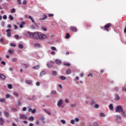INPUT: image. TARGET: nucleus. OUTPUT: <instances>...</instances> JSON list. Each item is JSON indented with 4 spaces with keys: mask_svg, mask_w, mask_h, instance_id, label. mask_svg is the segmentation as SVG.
<instances>
[{
    "mask_svg": "<svg viewBox=\"0 0 126 126\" xmlns=\"http://www.w3.org/2000/svg\"><path fill=\"white\" fill-rule=\"evenodd\" d=\"M28 34L29 35L30 37L32 38L36 39L37 40H43V39H46L47 35L39 32H27Z\"/></svg>",
    "mask_w": 126,
    "mask_h": 126,
    "instance_id": "1",
    "label": "nucleus"
},
{
    "mask_svg": "<svg viewBox=\"0 0 126 126\" xmlns=\"http://www.w3.org/2000/svg\"><path fill=\"white\" fill-rule=\"evenodd\" d=\"M63 99H60L57 102V106L59 108H64V106L63 105Z\"/></svg>",
    "mask_w": 126,
    "mask_h": 126,
    "instance_id": "2",
    "label": "nucleus"
},
{
    "mask_svg": "<svg viewBox=\"0 0 126 126\" xmlns=\"http://www.w3.org/2000/svg\"><path fill=\"white\" fill-rule=\"evenodd\" d=\"M123 111V107H122L121 105L118 106L116 108V113H122Z\"/></svg>",
    "mask_w": 126,
    "mask_h": 126,
    "instance_id": "3",
    "label": "nucleus"
},
{
    "mask_svg": "<svg viewBox=\"0 0 126 126\" xmlns=\"http://www.w3.org/2000/svg\"><path fill=\"white\" fill-rule=\"evenodd\" d=\"M112 26V24H111V23H108L105 26H104V29L105 30V31H108L109 32V28H110V27Z\"/></svg>",
    "mask_w": 126,
    "mask_h": 126,
    "instance_id": "4",
    "label": "nucleus"
},
{
    "mask_svg": "<svg viewBox=\"0 0 126 126\" xmlns=\"http://www.w3.org/2000/svg\"><path fill=\"white\" fill-rule=\"evenodd\" d=\"M121 120H122V117L120 115H117L116 116V121L118 124H120L121 123Z\"/></svg>",
    "mask_w": 126,
    "mask_h": 126,
    "instance_id": "5",
    "label": "nucleus"
},
{
    "mask_svg": "<svg viewBox=\"0 0 126 126\" xmlns=\"http://www.w3.org/2000/svg\"><path fill=\"white\" fill-rule=\"evenodd\" d=\"M11 30L10 29H7L6 30V32H7V36L8 37H11Z\"/></svg>",
    "mask_w": 126,
    "mask_h": 126,
    "instance_id": "6",
    "label": "nucleus"
},
{
    "mask_svg": "<svg viewBox=\"0 0 126 126\" xmlns=\"http://www.w3.org/2000/svg\"><path fill=\"white\" fill-rule=\"evenodd\" d=\"M20 119L21 120H27V116L23 114L20 115Z\"/></svg>",
    "mask_w": 126,
    "mask_h": 126,
    "instance_id": "7",
    "label": "nucleus"
},
{
    "mask_svg": "<svg viewBox=\"0 0 126 126\" xmlns=\"http://www.w3.org/2000/svg\"><path fill=\"white\" fill-rule=\"evenodd\" d=\"M0 78H1L2 80H5L6 77L2 74H0Z\"/></svg>",
    "mask_w": 126,
    "mask_h": 126,
    "instance_id": "8",
    "label": "nucleus"
},
{
    "mask_svg": "<svg viewBox=\"0 0 126 126\" xmlns=\"http://www.w3.org/2000/svg\"><path fill=\"white\" fill-rule=\"evenodd\" d=\"M115 101H119L120 100V99H121V98L120 97V96H119V94H116L115 95Z\"/></svg>",
    "mask_w": 126,
    "mask_h": 126,
    "instance_id": "9",
    "label": "nucleus"
},
{
    "mask_svg": "<svg viewBox=\"0 0 126 126\" xmlns=\"http://www.w3.org/2000/svg\"><path fill=\"white\" fill-rule=\"evenodd\" d=\"M46 19H48V16L44 14L42 16V18L40 19V20H46Z\"/></svg>",
    "mask_w": 126,
    "mask_h": 126,
    "instance_id": "10",
    "label": "nucleus"
},
{
    "mask_svg": "<svg viewBox=\"0 0 126 126\" xmlns=\"http://www.w3.org/2000/svg\"><path fill=\"white\" fill-rule=\"evenodd\" d=\"M70 29L73 32H76L77 31L76 28H74V27H70Z\"/></svg>",
    "mask_w": 126,
    "mask_h": 126,
    "instance_id": "11",
    "label": "nucleus"
},
{
    "mask_svg": "<svg viewBox=\"0 0 126 126\" xmlns=\"http://www.w3.org/2000/svg\"><path fill=\"white\" fill-rule=\"evenodd\" d=\"M4 124V120L2 118H0V125L1 126H3Z\"/></svg>",
    "mask_w": 126,
    "mask_h": 126,
    "instance_id": "12",
    "label": "nucleus"
},
{
    "mask_svg": "<svg viewBox=\"0 0 126 126\" xmlns=\"http://www.w3.org/2000/svg\"><path fill=\"white\" fill-rule=\"evenodd\" d=\"M32 80H27L25 81V83H27V84H32Z\"/></svg>",
    "mask_w": 126,
    "mask_h": 126,
    "instance_id": "13",
    "label": "nucleus"
},
{
    "mask_svg": "<svg viewBox=\"0 0 126 126\" xmlns=\"http://www.w3.org/2000/svg\"><path fill=\"white\" fill-rule=\"evenodd\" d=\"M45 74H47V73L45 71H42L40 73V76L42 77L45 75Z\"/></svg>",
    "mask_w": 126,
    "mask_h": 126,
    "instance_id": "14",
    "label": "nucleus"
},
{
    "mask_svg": "<svg viewBox=\"0 0 126 126\" xmlns=\"http://www.w3.org/2000/svg\"><path fill=\"white\" fill-rule=\"evenodd\" d=\"M55 63H57V64H62V61L57 59L56 61H55Z\"/></svg>",
    "mask_w": 126,
    "mask_h": 126,
    "instance_id": "15",
    "label": "nucleus"
},
{
    "mask_svg": "<svg viewBox=\"0 0 126 126\" xmlns=\"http://www.w3.org/2000/svg\"><path fill=\"white\" fill-rule=\"evenodd\" d=\"M44 111L45 113L48 114V115H49V116H51V112H50V111H47L46 109H44Z\"/></svg>",
    "mask_w": 126,
    "mask_h": 126,
    "instance_id": "16",
    "label": "nucleus"
},
{
    "mask_svg": "<svg viewBox=\"0 0 126 126\" xmlns=\"http://www.w3.org/2000/svg\"><path fill=\"white\" fill-rule=\"evenodd\" d=\"M109 108L110 110H111V111H113V110H114V107L113 106V104H110L109 106Z\"/></svg>",
    "mask_w": 126,
    "mask_h": 126,
    "instance_id": "17",
    "label": "nucleus"
},
{
    "mask_svg": "<svg viewBox=\"0 0 126 126\" xmlns=\"http://www.w3.org/2000/svg\"><path fill=\"white\" fill-rule=\"evenodd\" d=\"M32 68L33 69H39L40 68V66H39L38 65H36V66H34L32 67Z\"/></svg>",
    "mask_w": 126,
    "mask_h": 126,
    "instance_id": "18",
    "label": "nucleus"
},
{
    "mask_svg": "<svg viewBox=\"0 0 126 126\" xmlns=\"http://www.w3.org/2000/svg\"><path fill=\"white\" fill-rule=\"evenodd\" d=\"M34 47L35 48H41V45L39 43H36L34 44Z\"/></svg>",
    "mask_w": 126,
    "mask_h": 126,
    "instance_id": "19",
    "label": "nucleus"
},
{
    "mask_svg": "<svg viewBox=\"0 0 126 126\" xmlns=\"http://www.w3.org/2000/svg\"><path fill=\"white\" fill-rule=\"evenodd\" d=\"M13 95H14V96H15L16 97H19V95L18 94V93H17L16 92H14L13 93Z\"/></svg>",
    "mask_w": 126,
    "mask_h": 126,
    "instance_id": "20",
    "label": "nucleus"
},
{
    "mask_svg": "<svg viewBox=\"0 0 126 126\" xmlns=\"http://www.w3.org/2000/svg\"><path fill=\"white\" fill-rule=\"evenodd\" d=\"M18 48L19 49H23V48H24V46H23V45L22 44H19L18 45Z\"/></svg>",
    "mask_w": 126,
    "mask_h": 126,
    "instance_id": "21",
    "label": "nucleus"
},
{
    "mask_svg": "<svg viewBox=\"0 0 126 126\" xmlns=\"http://www.w3.org/2000/svg\"><path fill=\"white\" fill-rule=\"evenodd\" d=\"M4 115L5 117H6V118H8V117H9V113L7 112H5Z\"/></svg>",
    "mask_w": 126,
    "mask_h": 126,
    "instance_id": "22",
    "label": "nucleus"
},
{
    "mask_svg": "<svg viewBox=\"0 0 126 126\" xmlns=\"http://www.w3.org/2000/svg\"><path fill=\"white\" fill-rule=\"evenodd\" d=\"M66 73V74H70V73H71V70L70 69H68L67 70Z\"/></svg>",
    "mask_w": 126,
    "mask_h": 126,
    "instance_id": "23",
    "label": "nucleus"
},
{
    "mask_svg": "<svg viewBox=\"0 0 126 126\" xmlns=\"http://www.w3.org/2000/svg\"><path fill=\"white\" fill-rule=\"evenodd\" d=\"M9 18L11 21H13V20H14V18L13 16H12L11 15H10L9 16Z\"/></svg>",
    "mask_w": 126,
    "mask_h": 126,
    "instance_id": "24",
    "label": "nucleus"
},
{
    "mask_svg": "<svg viewBox=\"0 0 126 126\" xmlns=\"http://www.w3.org/2000/svg\"><path fill=\"white\" fill-rule=\"evenodd\" d=\"M121 115L124 117H126V112L124 111L123 110L121 112Z\"/></svg>",
    "mask_w": 126,
    "mask_h": 126,
    "instance_id": "25",
    "label": "nucleus"
},
{
    "mask_svg": "<svg viewBox=\"0 0 126 126\" xmlns=\"http://www.w3.org/2000/svg\"><path fill=\"white\" fill-rule=\"evenodd\" d=\"M23 65H24L25 68H28V67H29V64L24 63Z\"/></svg>",
    "mask_w": 126,
    "mask_h": 126,
    "instance_id": "26",
    "label": "nucleus"
},
{
    "mask_svg": "<svg viewBox=\"0 0 126 126\" xmlns=\"http://www.w3.org/2000/svg\"><path fill=\"white\" fill-rule=\"evenodd\" d=\"M29 18L31 19V20L33 22V23H35V21L33 20V18L31 16H29Z\"/></svg>",
    "mask_w": 126,
    "mask_h": 126,
    "instance_id": "27",
    "label": "nucleus"
},
{
    "mask_svg": "<svg viewBox=\"0 0 126 126\" xmlns=\"http://www.w3.org/2000/svg\"><path fill=\"white\" fill-rule=\"evenodd\" d=\"M90 105H95V101L93 99H92L91 101Z\"/></svg>",
    "mask_w": 126,
    "mask_h": 126,
    "instance_id": "28",
    "label": "nucleus"
},
{
    "mask_svg": "<svg viewBox=\"0 0 126 126\" xmlns=\"http://www.w3.org/2000/svg\"><path fill=\"white\" fill-rule=\"evenodd\" d=\"M61 79H62V80H65V79H66V77L63 76H61L60 77Z\"/></svg>",
    "mask_w": 126,
    "mask_h": 126,
    "instance_id": "29",
    "label": "nucleus"
},
{
    "mask_svg": "<svg viewBox=\"0 0 126 126\" xmlns=\"http://www.w3.org/2000/svg\"><path fill=\"white\" fill-rule=\"evenodd\" d=\"M0 102H1V103H4L5 102V99L0 98Z\"/></svg>",
    "mask_w": 126,
    "mask_h": 126,
    "instance_id": "30",
    "label": "nucleus"
},
{
    "mask_svg": "<svg viewBox=\"0 0 126 126\" xmlns=\"http://www.w3.org/2000/svg\"><path fill=\"white\" fill-rule=\"evenodd\" d=\"M70 37V35H69V33H67L65 36V38L69 39Z\"/></svg>",
    "mask_w": 126,
    "mask_h": 126,
    "instance_id": "31",
    "label": "nucleus"
},
{
    "mask_svg": "<svg viewBox=\"0 0 126 126\" xmlns=\"http://www.w3.org/2000/svg\"><path fill=\"white\" fill-rule=\"evenodd\" d=\"M61 122L63 124V125H65V124H66V122H65V120H61Z\"/></svg>",
    "mask_w": 126,
    "mask_h": 126,
    "instance_id": "32",
    "label": "nucleus"
},
{
    "mask_svg": "<svg viewBox=\"0 0 126 126\" xmlns=\"http://www.w3.org/2000/svg\"><path fill=\"white\" fill-rule=\"evenodd\" d=\"M41 121L42 122V123H45V118L44 117H42L40 118Z\"/></svg>",
    "mask_w": 126,
    "mask_h": 126,
    "instance_id": "33",
    "label": "nucleus"
},
{
    "mask_svg": "<svg viewBox=\"0 0 126 126\" xmlns=\"http://www.w3.org/2000/svg\"><path fill=\"white\" fill-rule=\"evenodd\" d=\"M10 45L11 46V47H16V44L13 43H10Z\"/></svg>",
    "mask_w": 126,
    "mask_h": 126,
    "instance_id": "34",
    "label": "nucleus"
},
{
    "mask_svg": "<svg viewBox=\"0 0 126 126\" xmlns=\"http://www.w3.org/2000/svg\"><path fill=\"white\" fill-rule=\"evenodd\" d=\"M29 121H34V117L32 116L29 118Z\"/></svg>",
    "mask_w": 126,
    "mask_h": 126,
    "instance_id": "35",
    "label": "nucleus"
},
{
    "mask_svg": "<svg viewBox=\"0 0 126 126\" xmlns=\"http://www.w3.org/2000/svg\"><path fill=\"white\" fill-rule=\"evenodd\" d=\"M23 4L24 5H26V4H27V0H24L23 2Z\"/></svg>",
    "mask_w": 126,
    "mask_h": 126,
    "instance_id": "36",
    "label": "nucleus"
},
{
    "mask_svg": "<svg viewBox=\"0 0 126 126\" xmlns=\"http://www.w3.org/2000/svg\"><path fill=\"white\" fill-rule=\"evenodd\" d=\"M3 19H4V20H6V19H7V16H6V15H4L3 16Z\"/></svg>",
    "mask_w": 126,
    "mask_h": 126,
    "instance_id": "37",
    "label": "nucleus"
},
{
    "mask_svg": "<svg viewBox=\"0 0 126 126\" xmlns=\"http://www.w3.org/2000/svg\"><path fill=\"white\" fill-rule=\"evenodd\" d=\"M47 67L49 68L52 67V64H51L50 63H47Z\"/></svg>",
    "mask_w": 126,
    "mask_h": 126,
    "instance_id": "38",
    "label": "nucleus"
},
{
    "mask_svg": "<svg viewBox=\"0 0 126 126\" xmlns=\"http://www.w3.org/2000/svg\"><path fill=\"white\" fill-rule=\"evenodd\" d=\"M64 65H66V66H70V63H64Z\"/></svg>",
    "mask_w": 126,
    "mask_h": 126,
    "instance_id": "39",
    "label": "nucleus"
},
{
    "mask_svg": "<svg viewBox=\"0 0 126 126\" xmlns=\"http://www.w3.org/2000/svg\"><path fill=\"white\" fill-rule=\"evenodd\" d=\"M8 88H9V89H12V85L9 84L8 85Z\"/></svg>",
    "mask_w": 126,
    "mask_h": 126,
    "instance_id": "40",
    "label": "nucleus"
},
{
    "mask_svg": "<svg viewBox=\"0 0 126 126\" xmlns=\"http://www.w3.org/2000/svg\"><path fill=\"white\" fill-rule=\"evenodd\" d=\"M12 112H16V111H17V109H16L15 108H12Z\"/></svg>",
    "mask_w": 126,
    "mask_h": 126,
    "instance_id": "41",
    "label": "nucleus"
},
{
    "mask_svg": "<svg viewBox=\"0 0 126 126\" xmlns=\"http://www.w3.org/2000/svg\"><path fill=\"white\" fill-rule=\"evenodd\" d=\"M15 39H17V40H18V39H19V35L18 34L15 35Z\"/></svg>",
    "mask_w": 126,
    "mask_h": 126,
    "instance_id": "42",
    "label": "nucleus"
},
{
    "mask_svg": "<svg viewBox=\"0 0 126 126\" xmlns=\"http://www.w3.org/2000/svg\"><path fill=\"white\" fill-rule=\"evenodd\" d=\"M52 74H53V75H57V71H52Z\"/></svg>",
    "mask_w": 126,
    "mask_h": 126,
    "instance_id": "43",
    "label": "nucleus"
},
{
    "mask_svg": "<svg viewBox=\"0 0 126 126\" xmlns=\"http://www.w3.org/2000/svg\"><path fill=\"white\" fill-rule=\"evenodd\" d=\"M32 101L36 100V96L35 95L32 96Z\"/></svg>",
    "mask_w": 126,
    "mask_h": 126,
    "instance_id": "44",
    "label": "nucleus"
},
{
    "mask_svg": "<svg viewBox=\"0 0 126 126\" xmlns=\"http://www.w3.org/2000/svg\"><path fill=\"white\" fill-rule=\"evenodd\" d=\"M51 50H52L53 51H56V47H54V46L51 47Z\"/></svg>",
    "mask_w": 126,
    "mask_h": 126,
    "instance_id": "45",
    "label": "nucleus"
},
{
    "mask_svg": "<svg viewBox=\"0 0 126 126\" xmlns=\"http://www.w3.org/2000/svg\"><path fill=\"white\" fill-rule=\"evenodd\" d=\"M11 12V13H15V9L14 8L12 9Z\"/></svg>",
    "mask_w": 126,
    "mask_h": 126,
    "instance_id": "46",
    "label": "nucleus"
},
{
    "mask_svg": "<svg viewBox=\"0 0 126 126\" xmlns=\"http://www.w3.org/2000/svg\"><path fill=\"white\" fill-rule=\"evenodd\" d=\"M31 28L32 29H35V25H32L31 26Z\"/></svg>",
    "mask_w": 126,
    "mask_h": 126,
    "instance_id": "47",
    "label": "nucleus"
},
{
    "mask_svg": "<svg viewBox=\"0 0 126 126\" xmlns=\"http://www.w3.org/2000/svg\"><path fill=\"white\" fill-rule=\"evenodd\" d=\"M75 123V121H74V120H72L71 121V124L72 125H74Z\"/></svg>",
    "mask_w": 126,
    "mask_h": 126,
    "instance_id": "48",
    "label": "nucleus"
},
{
    "mask_svg": "<svg viewBox=\"0 0 126 126\" xmlns=\"http://www.w3.org/2000/svg\"><path fill=\"white\" fill-rule=\"evenodd\" d=\"M32 114H35L36 113V109H34L33 110H32Z\"/></svg>",
    "mask_w": 126,
    "mask_h": 126,
    "instance_id": "49",
    "label": "nucleus"
},
{
    "mask_svg": "<svg viewBox=\"0 0 126 126\" xmlns=\"http://www.w3.org/2000/svg\"><path fill=\"white\" fill-rule=\"evenodd\" d=\"M100 117H105V114H104L103 113H101L100 114Z\"/></svg>",
    "mask_w": 126,
    "mask_h": 126,
    "instance_id": "50",
    "label": "nucleus"
},
{
    "mask_svg": "<svg viewBox=\"0 0 126 126\" xmlns=\"http://www.w3.org/2000/svg\"><path fill=\"white\" fill-rule=\"evenodd\" d=\"M75 122H76L77 123H78V122H79V118H76L75 119Z\"/></svg>",
    "mask_w": 126,
    "mask_h": 126,
    "instance_id": "51",
    "label": "nucleus"
},
{
    "mask_svg": "<svg viewBox=\"0 0 126 126\" xmlns=\"http://www.w3.org/2000/svg\"><path fill=\"white\" fill-rule=\"evenodd\" d=\"M49 17H53L54 16V14H48Z\"/></svg>",
    "mask_w": 126,
    "mask_h": 126,
    "instance_id": "52",
    "label": "nucleus"
},
{
    "mask_svg": "<svg viewBox=\"0 0 126 126\" xmlns=\"http://www.w3.org/2000/svg\"><path fill=\"white\" fill-rule=\"evenodd\" d=\"M3 41H4V39H3V38H1L0 39V42L1 43H3Z\"/></svg>",
    "mask_w": 126,
    "mask_h": 126,
    "instance_id": "53",
    "label": "nucleus"
},
{
    "mask_svg": "<svg viewBox=\"0 0 126 126\" xmlns=\"http://www.w3.org/2000/svg\"><path fill=\"white\" fill-rule=\"evenodd\" d=\"M17 58H15L12 59V62H17Z\"/></svg>",
    "mask_w": 126,
    "mask_h": 126,
    "instance_id": "54",
    "label": "nucleus"
},
{
    "mask_svg": "<svg viewBox=\"0 0 126 126\" xmlns=\"http://www.w3.org/2000/svg\"><path fill=\"white\" fill-rule=\"evenodd\" d=\"M94 108H95V109H98V108H99V105L98 104H95L94 105Z\"/></svg>",
    "mask_w": 126,
    "mask_h": 126,
    "instance_id": "55",
    "label": "nucleus"
},
{
    "mask_svg": "<svg viewBox=\"0 0 126 126\" xmlns=\"http://www.w3.org/2000/svg\"><path fill=\"white\" fill-rule=\"evenodd\" d=\"M94 126H98V123L97 122H94Z\"/></svg>",
    "mask_w": 126,
    "mask_h": 126,
    "instance_id": "56",
    "label": "nucleus"
},
{
    "mask_svg": "<svg viewBox=\"0 0 126 126\" xmlns=\"http://www.w3.org/2000/svg\"><path fill=\"white\" fill-rule=\"evenodd\" d=\"M27 110V108L26 107H23V112H26V111Z\"/></svg>",
    "mask_w": 126,
    "mask_h": 126,
    "instance_id": "57",
    "label": "nucleus"
},
{
    "mask_svg": "<svg viewBox=\"0 0 126 126\" xmlns=\"http://www.w3.org/2000/svg\"><path fill=\"white\" fill-rule=\"evenodd\" d=\"M4 24H5V23H4V21L1 22V26H2L3 27L4 26Z\"/></svg>",
    "mask_w": 126,
    "mask_h": 126,
    "instance_id": "58",
    "label": "nucleus"
},
{
    "mask_svg": "<svg viewBox=\"0 0 126 126\" xmlns=\"http://www.w3.org/2000/svg\"><path fill=\"white\" fill-rule=\"evenodd\" d=\"M18 3L21 5V0H17Z\"/></svg>",
    "mask_w": 126,
    "mask_h": 126,
    "instance_id": "59",
    "label": "nucleus"
},
{
    "mask_svg": "<svg viewBox=\"0 0 126 126\" xmlns=\"http://www.w3.org/2000/svg\"><path fill=\"white\" fill-rule=\"evenodd\" d=\"M36 86H40V82H36Z\"/></svg>",
    "mask_w": 126,
    "mask_h": 126,
    "instance_id": "60",
    "label": "nucleus"
},
{
    "mask_svg": "<svg viewBox=\"0 0 126 126\" xmlns=\"http://www.w3.org/2000/svg\"><path fill=\"white\" fill-rule=\"evenodd\" d=\"M1 63L2 64H3V65H5V64H6L5 62L4 61H1Z\"/></svg>",
    "mask_w": 126,
    "mask_h": 126,
    "instance_id": "61",
    "label": "nucleus"
},
{
    "mask_svg": "<svg viewBox=\"0 0 126 126\" xmlns=\"http://www.w3.org/2000/svg\"><path fill=\"white\" fill-rule=\"evenodd\" d=\"M13 67H10L9 68V70H10V71H13Z\"/></svg>",
    "mask_w": 126,
    "mask_h": 126,
    "instance_id": "62",
    "label": "nucleus"
},
{
    "mask_svg": "<svg viewBox=\"0 0 126 126\" xmlns=\"http://www.w3.org/2000/svg\"><path fill=\"white\" fill-rule=\"evenodd\" d=\"M51 93H52L53 94H57V92L56 91H52Z\"/></svg>",
    "mask_w": 126,
    "mask_h": 126,
    "instance_id": "63",
    "label": "nucleus"
},
{
    "mask_svg": "<svg viewBox=\"0 0 126 126\" xmlns=\"http://www.w3.org/2000/svg\"><path fill=\"white\" fill-rule=\"evenodd\" d=\"M114 89H115V90H116V91H119V88L118 87H115Z\"/></svg>",
    "mask_w": 126,
    "mask_h": 126,
    "instance_id": "64",
    "label": "nucleus"
}]
</instances>
